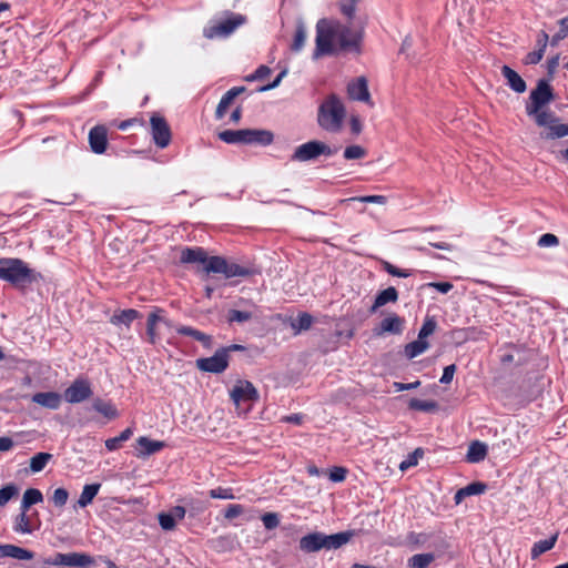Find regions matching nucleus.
Instances as JSON below:
<instances>
[{
	"mask_svg": "<svg viewBox=\"0 0 568 568\" xmlns=\"http://www.w3.org/2000/svg\"><path fill=\"white\" fill-rule=\"evenodd\" d=\"M358 201L363 203H376V204H385L387 199L384 195H365V196H354L349 199H345L342 202H351Z\"/></svg>",
	"mask_w": 568,
	"mask_h": 568,
	"instance_id": "de8ad7c7",
	"label": "nucleus"
},
{
	"mask_svg": "<svg viewBox=\"0 0 568 568\" xmlns=\"http://www.w3.org/2000/svg\"><path fill=\"white\" fill-rule=\"evenodd\" d=\"M101 485L100 484H90L85 485L82 489V493L77 501L78 506L81 508L87 507L92 503L94 497L98 495L100 490Z\"/></svg>",
	"mask_w": 568,
	"mask_h": 568,
	"instance_id": "c756f323",
	"label": "nucleus"
},
{
	"mask_svg": "<svg viewBox=\"0 0 568 568\" xmlns=\"http://www.w3.org/2000/svg\"><path fill=\"white\" fill-rule=\"evenodd\" d=\"M384 268L392 276L408 277L410 275L409 271L398 268V267H396L395 265H393V264H390L388 262L385 263Z\"/></svg>",
	"mask_w": 568,
	"mask_h": 568,
	"instance_id": "680f3d73",
	"label": "nucleus"
},
{
	"mask_svg": "<svg viewBox=\"0 0 568 568\" xmlns=\"http://www.w3.org/2000/svg\"><path fill=\"white\" fill-rule=\"evenodd\" d=\"M252 318L251 312L245 311H237V310H231L227 313V321L229 322H237V323H244Z\"/></svg>",
	"mask_w": 568,
	"mask_h": 568,
	"instance_id": "09e8293b",
	"label": "nucleus"
},
{
	"mask_svg": "<svg viewBox=\"0 0 568 568\" xmlns=\"http://www.w3.org/2000/svg\"><path fill=\"white\" fill-rule=\"evenodd\" d=\"M467 496L480 495L486 491L487 485L480 481L471 483L463 487Z\"/></svg>",
	"mask_w": 568,
	"mask_h": 568,
	"instance_id": "6e6d98bb",
	"label": "nucleus"
},
{
	"mask_svg": "<svg viewBox=\"0 0 568 568\" xmlns=\"http://www.w3.org/2000/svg\"><path fill=\"white\" fill-rule=\"evenodd\" d=\"M568 135V124H564L559 122V119L547 125L542 132H540V138L545 140H555L560 139Z\"/></svg>",
	"mask_w": 568,
	"mask_h": 568,
	"instance_id": "b1692460",
	"label": "nucleus"
},
{
	"mask_svg": "<svg viewBox=\"0 0 568 568\" xmlns=\"http://www.w3.org/2000/svg\"><path fill=\"white\" fill-rule=\"evenodd\" d=\"M359 0H341V11L348 19H353L356 10V3Z\"/></svg>",
	"mask_w": 568,
	"mask_h": 568,
	"instance_id": "5fc2aeb1",
	"label": "nucleus"
},
{
	"mask_svg": "<svg viewBox=\"0 0 568 568\" xmlns=\"http://www.w3.org/2000/svg\"><path fill=\"white\" fill-rule=\"evenodd\" d=\"M346 110L342 101L335 94H331L320 105L317 113L318 125L331 133H337L342 130Z\"/></svg>",
	"mask_w": 568,
	"mask_h": 568,
	"instance_id": "7ed1b4c3",
	"label": "nucleus"
},
{
	"mask_svg": "<svg viewBox=\"0 0 568 568\" xmlns=\"http://www.w3.org/2000/svg\"><path fill=\"white\" fill-rule=\"evenodd\" d=\"M69 498V493L65 488H57L51 497L52 503L57 507H63Z\"/></svg>",
	"mask_w": 568,
	"mask_h": 568,
	"instance_id": "603ef678",
	"label": "nucleus"
},
{
	"mask_svg": "<svg viewBox=\"0 0 568 568\" xmlns=\"http://www.w3.org/2000/svg\"><path fill=\"white\" fill-rule=\"evenodd\" d=\"M18 495V488L13 484L6 485L0 489V507H3L11 498Z\"/></svg>",
	"mask_w": 568,
	"mask_h": 568,
	"instance_id": "37998d69",
	"label": "nucleus"
},
{
	"mask_svg": "<svg viewBox=\"0 0 568 568\" xmlns=\"http://www.w3.org/2000/svg\"><path fill=\"white\" fill-rule=\"evenodd\" d=\"M181 263L204 264L206 273L223 274L226 278L231 277H245L251 275V271L236 263H229L224 257L212 256L207 257L206 252L202 247H185L181 251Z\"/></svg>",
	"mask_w": 568,
	"mask_h": 568,
	"instance_id": "f257e3e1",
	"label": "nucleus"
},
{
	"mask_svg": "<svg viewBox=\"0 0 568 568\" xmlns=\"http://www.w3.org/2000/svg\"><path fill=\"white\" fill-rule=\"evenodd\" d=\"M435 556L430 552L427 554H416L408 560V566L410 568H426L430 562H433Z\"/></svg>",
	"mask_w": 568,
	"mask_h": 568,
	"instance_id": "58836bf2",
	"label": "nucleus"
},
{
	"mask_svg": "<svg viewBox=\"0 0 568 568\" xmlns=\"http://www.w3.org/2000/svg\"><path fill=\"white\" fill-rule=\"evenodd\" d=\"M528 115L532 116L535 119L536 124L542 128H546L547 125L558 120V118L552 112L544 110V108L537 111V113H531Z\"/></svg>",
	"mask_w": 568,
	"mask_h": 568,
	"instance_id": "4c0bfd02",
	"label": "nucleus"
},
{
	"mask_svg": "<svg viewBox=\"0 0 568 568\" xmlns=\"http://www.w3.org/2000/svg\"><path fill=\"white\" fill-rule=\"evenodd\" d=\"M93 408L109 419H113L118 416L115 407L110 402L100 398L93 402Z\"/></svg>",
	"mask_w": 568,
	"mask_h": 568,
	"instance_id": "e433bc0d",
	"label": "nucleus"
},
{
	"mask_svg": "<svg viewBox=\"0 0 568 568\" xmlns=\"http://www.w3.org/2000/svg\"><path fill=\"white\" fill-rule=\"evenodd\" d=\"M244 507L240 504H231L226 507L224 516L226 519H234L244 513Z\"/></svg>",
	"mask_w": 568,
	"mask_h": 568,
	"instance_id": "13d9d810",
	"label": "nucleus"
},
{
	"mask_svg": "<svg viewBox=\"0 0 568 568\" xmlns=\"http://www.w3.org/2000/svg\"><path fill=\"white\" fill-rule=\"evenodd\" d=\"M245 17L237 13H231L229 18L223 21L216 22L203 30V36L206 39L226 38L231 36L240 26L245 22Z\"/></svg>",
	"mask_w": 568,
	"mask_h": 568,
	"instance_id": "1a4fd4ad",
	"label": "nucleus"
},
{
	"mask_svg": "<svg viewBox=\"0 0 568 568\" xmlns=\"http://www.w3.org/2000/svg\"><path fill=\"white\" fill-rule=\"evenodd\" d=\"M32 402L49 409H58L61 405V395L55 392L36 393Z\"/></svg>",
	"mask_w": 568,
	"mask_h": 568,
	"instance_id": "4be33fe9",
	"label": "nucleus"
},
{
	"mask_svg": "<svg viewBox=\"0 0 568 568\" xmlns=\"http://www.w3.org/2000/svg\"><path fill=\"white\" fill-rule=\"evenodd\" d=\"M560 30L552 36L550 40L551 45H557L561 40L568 37V17L559 20Z\"/></svg>",
	"mask_w": 568,
	"mask_h": 568,
	"instance_id": "c03bdc74",
	"label": "nucleus"
},
{
	"mask_svg": "<svg viewBox=\"0 0 568 568\" xmlns=\"http://www.w3.org/2000/svg\"><path fill=\"white\" fill-rule=\"evenodd\" d=\"M43 501V495L42 493L37 488H28L22 496L20 510L28 511L31 506L42 503Z\"/></svg>",
	"mask_w": 568,
	"mask_h": 568,
	"instance_id": "c85d7f7f",
	"label": "nucleus"
},
{
	"mask_svg": "<svg viewBox=\"0 0 568 568\" xmlns=\"http://www.w3.org/2000/svg\"><path fill=\"white\" fill-rule=\"evenodd\" d=\"M366 155V150L361 145H351L344 150L346 160H359Z\"/></svg>",
	"mask_w": 568,
	"mask_h": 568,
	"instance_id": "a18cd8bd",
	"label": "nucleus"
},
{
	"mask_svg": "<svg viewBox=\"0 0 568 568\" xmlns=\"http://www.w3.org/2000/svg\"><path fill=\"white\" fill-rule=\"evenodd\" d=\"M271 73V69L266 65H260L255 72L246 78L247 81L262 80Z\"/></svg>",
	"mask_w": 568,
	"mask_h": 568,
	"instance_id": "e2e57ef3",
	"label": "nucleus"
},
{
	"mask_svg": "<svg viewBox=\"0 0 568 568\" xmlns=\"http://www.w3.org/2000/svg\"><path fill=\"white\" fill-rule=\"evenodd\" d=\"M13 530L19 534H31L33 531L30 517L27 515V511L21 510L16 517Z\"/></svg>",
	"mask_w": 568,
	"mask_h": 568,
	"instance_id": "c9c22d12",
	"label": "nucleus"
},
{
	"mask_svg": "<svg viewBox=\"0 0 568 568\" xmlns=\"http://www.w3.org/2000/svg\"><path fill=\"white\" fill-rule=\"evenodd\" d=\"M92 396V388L88 381L78 378L65 390L64 399L70 404L81 403Z\"/></svg>",
	"mask_w": 568,
	"mask_h": 568,
	"instance_id": "4468645a",
	"label": "nucleus"
},
{
	"mask_svg": "<svg viewBox=\"0 0 568 568\" xmlns=\"http://www.w3.org/2000/svg\"><path fill=\"white\" fill-rule=\"evenodd\" d=\"M176 332L181 335L191 336L192 338L199 341L203 344V346L210 348L212 345V337L199 329H195L191 326H179Z\"/></svg>",
	"mask_w": 568,
	"mask_h": 568,
	"instance_id": "cd10ccee",
	"label": "nucleus"
},
{
	"mask_svg": "<svg viewBox=\"0 0 568 568\" xmlns=\"http://www.w3.org/2000/svg\"><path fill=\"white\" fill-rule=\"evenodd\" d=\"M306 37H307V33H306V28L304 26V22L298 21L296 24V30H295L293 42L291 44V50L293 52H300L305 45Z\"/></svg>",
	"mask_w": 568,
	"mask_h": 568,
	"instance_id": "72a5a7b5",
	"label": "nucleus"
},
{
	"mask_svg": "<svg viewBox=\"0 0 568 568\" xmlns=\"http://www.w3.org/2000/svg\"><path fill=\"white\" fill-rule=\"evenodd\" d=\"M353 531H341L337 534L325 535L315 531L303 536L300 539L298 547L303 552L311 554L321 550L338 549L346 545L353 537Z\"/></svg>",
	"mask_w": 568,
	"mask_h": 568,
	"instance_id": "f03ea898",
	"label": "nucleus"
},
{
	"mask_svg": "<svg viewBox=\"0 0 568 568\" xmlns=\"http://www.w3.org/2000/svg\"><path fill=\"white\" fill-rule=\"evenodd\" d=\"M544 51H540V49L534 50L529 52L525 58L526 64H537L541 61L544 57Z\"/></svg>",
	"mask_w": 568,
	"mask_h": 568,
	"instance_id": "69168bd1",
	"label": "nucleus"
},
{
	"mask_svg": "<svg viewBox=\"0 0 568 568\" xmlns=\"http://www.w3.org/2000/svg\"><path fill=\"white\" fill-rule=\"evenodd\" d=\"M158 518L161 528L165 531L173 530L176 526V520L169 513H160Z\"/></svg>",
	"mask_w": 568,
	"mask_h": 568,
	"instance_id": "8fccbe9b",
	"label": "nucleus"
},
{
	"mask_svg": "<svg viewBox=\"0 0 568 568\" xmlns=\"http://www.w3.org/2000/svg\"><path fill=\"white\" fill-rule=\"evenodd\" d=\"M347 93L352 100L367 102L369 101V92L367 80L364 77L357 78L347 85Z\"/></svg>",
	"mask_w": 568,
	"mask_h": 568,
	"instance_id": "f3484780",
	"label": "nucleus"
},
{
	"mask_svg": "<svg viewBox=\"0 0 568 568\" xmlns=\"http://www.w3.org/2000/svg\"><path fill=\"white\" fill-rule=\"evenodd\" d=\"M403 323L404 321L396 314L387 316L381 322L379 329L376 332V334H400L403 331Z\"/></svg>",
	"mask_w": 568,
	"mask_h": 568,
	"instance_id": "5701e85b",
	"label": "nucleus"
},
{
	"mask_svg": "<svg viewBox=\"0 0 568 568\" xmlns=\"http://www.w3.org/2000/svg\"><path fill=\"white\" fill-rule=\"evenodd\" d=\"M132 434L133 433H132L131 428H125L123 432H121V434L119 436L106 439L105 447L109 450H116L121 447L123 442H126L128 439H130Z\"/></svg>",
	"mask_w": 568,
	"mask_h": 568,
	"instance_id": "a19ab883",
	"label": "nucleus"
},
{
	"mask_svg": "<svg viewBox=\"0 0 568 568\" xmlns=\"http://www.w3.org/2000/svg\"><path fill=\"white\" fill-rule=\"evenodd\" d=\"M455 372H456V365L455 364L446 366L444 368V372H443V375H442L439 382L442 384H449L453 381V378H454Z\"/></svg>",
	"mask_w": 568,
	"mask_h": 568,
	"instance_id": "0e129e2a",
	"label": "nucleus"
},
{
	"mask_svg": "<svg viewBox=\"0 0 568 568\" xmlns=\"http://www.w3.org/2000/svg\"><path fill=\"white\" fill-rule=\"evenodd\" d=\"M59 561L63 566L84 568L93 564L91 556L82 552H59Z\"/></svg>",
	"mask_w": 568,
	"mask_h": 568,
	"instance_id": "a211bd4d",
	"label": "nucleus"
},
{
	"mask_svg": "<svg viewBox=\"0 0 568 568\" xmlns=\"http://www.w3.org/2000/svg\"><path fill=\"white\" fill-rule=\"evenodd\" d=\"M286 74H287L286 70L281 71L277 74V77L273 80V82L260 88V91L264 92V91H268V90H273V89L277 88Z\"/></svg>",
	"mask_w": 568,
	"mask_h": 568,
	"instance_id": "338daca9",
	"label": "nucleus"
},
{
	"mask_svg": "<svg viewBox=\"0 0 568 568\" xmlns=\"http://www.w3.org/2000/svg\"><path fill=\"white\" fill-rule=\"evenodd\" d=\"M428 347L429 343L418 337L416 341L410 342L405 346L404 353L407 358L412 359L423 354L426 349H428Z\"/></svg>",
	"mask_w": 568,
	"mask_h": 568,
	"instance_id": "2f4dec72",
	"label": "nucleus"
},
{
	"mask_svg": "<svg viewBox=\"0 0 568 568\" xmlns=\"http://www.w3.org/2000/svg\"><path fill=\"white\" fill-rule=\"evenodd\" d=\"M557 538H558V535L555 534V535H552L551 537H549L547 539L539 540V541L535 542L532 548H531V558L536 559L537 557H539L544 552H546V551L550 550L551 548H554V546H555V544L557 541Z\"/></svg>",
	"mask_w": 568,
	"mask_h": 568,
	"instance_id": "473e14b6",
	"label": "nucleus"
},
{
	"mask_svg": "<svg viewBox=\"0 0 568 568\" xmlns=\"http://www.w3.org/2000/svg\"><path fill=\"white\" fill-rule=\"evenodd\" d=\"M53 458L52 454L50 453H38L30 459V470L31 473H40L42 471L48 463Z\"/></svg>",
	"mask_w": 568,
	"mask_h": 568,
	"instance_id": "f704fd0d",
	"label": "nucleus"
},
{
	"mask_svg": "<svg viewBox=\"0 0 568 568\" xmlns=\"http://www.w3.org/2000/svg\"><path fill=\"white\" fill-rule=\"evenodd\" d=\"M229 365V349L221 348L214 353L213 356L206 358H199L196 366L199 369L209 373H222Z\"/></svg>",
	"mask_w": 568,
	"mask_h": 568,
	"instance_id": "9b49d317",
	"label": "nucleus"
},
{
	"mask_svg": "<svg viewBox=\"0 0 568 568\" xmlns=\"http://www.w3.org/2000/svg\"><path fill=\"white\" fill-rule=\"evenodd\" d=\"M161 313V310H156L148 316L146 335L151 344H156L162 338V326L172 328L171 322L162 316Z\"/></svg>",
	"mask_w": 568,
	"mask_h": 568,
	"instance_id": "ddd939ff",
	"label": "nucleus"
},
{
	"mask_svg": "<svg viewBox=\"0 0 568 568\" xmlns=\"http://www.w3.org/2000/svg\"><path fill=\"white\" fill-rule=\"evenodd\" d=\"M487 455V445L479 440H474L469 444L466 454V460L475 464L485 459Z\"/></svg>",
	"mask_w": 568,
	"mask_h": 568,
	"instance_id": "393cba45",
	"label": "nucleus"
},
{
	"mask_svg": "<svg viewBox=\"0 0 568 568\" xmlns=\"http://www.w3.org/2000/svg\"><path fill=\"white\" fill-rule=\"evenodd\" d=\"M501 74L507 81V85L516 93H524L527 89L525 80L510 67L503 65Z\"/></svg>",
	"mask_w": 568,
	"mask_h": 568,
	"instance_id": "412c9836",
	"label": "nucleus"
},
{
	"mask_svg": "<svg viewBox=\"0 0 568 568\" xmlns=\"http://www.w3.org/2000/svg\"><path fill=\"white\" fill-rule=\"evenodd\" d=\"M555 99L551 85L546 80H539L534 90L529 94V100L526 104V113H537Z\"/></svg>",
	"mask_w": 568,
	"mask_h": 568,
	"instance_id": "6e6552de",
	"label": "nucleus"
},
{
	"mask_svg": "<svg viewBox=\"0 0 568 568\" xmlns=\"http://www.w3.org/2000/svg\"><path fill=\"white\" fill-rule=\"evenodd\" d=\"M13 558L18 560H31L34 557V554L31 550H28L26 548L11 545V544H3L0 545V558Z\"/></svg>",
	"mask_w": 568,
	"mask_h": 568,
	"instance_id": "aec40b11",
	"label": "nucleus"
},
{
	"mask_svg": "<svg viewBox=\"0 0 568 568\" xmlns=\"http://www.w3.org/2000/svg\"><path fill=\"white\" fill-rule=\"evenodd\" d=\"M89 143L94 153L102 154L108 144L106 129L103 125L92 128L89 132Z\"/></svg>",
	"mask_w": 568,
	"mask_h": 568,
	"instance_id": "dca6fc26",
	"label": "nucleus"
},
{
	"mask_svg": "<svg viewBox=\"0 0 568 568\" xmlns=\"http://www.w3.org/2000/svg\"><path fill=\"white\" fill-rule=\"evenodd\" d=\"M245 91V87H234L232 89H230L229 91H226L217 106H216V110H215V118L217 120H221L224 118L229 106L232 104V102L234 101V99L240 95L241 93H243Z\"/></svg>",
	"mask_w": 568,
	"mask_h": 568,
	"instance_id": "6ab92c4d",
	"label": "nucleus"
},
{
	"mask_svg": "<svg viewBox=\"0 0 568 568\" xmlns=\"http://www.w3.org/2000/svg\"><path fill=\"white\" fill-rule=\"evenodd\" d=\"M427 286L434 287L443 294L448 293L453 288V284L450 282H432L428 283Z\"/></svg>",
	"mask_w": 568,
	"mask_h": 568,
	"instance_id": "774afa93",
	"label": "nucleus"
},
{
	"mask_svg": "<svg viewBox=\"0 0 568 568\" xmlns=\"http://www.w3.org/2000/svg\"><path fill=\"white\" fill-rule=\"evenodd\" d=\"M398 298V293L395 287L390 286L379 292L375 298L371 312L384 306L387 303H395Z\"/></svg>",
	"mask_w": 568,
	"mask_h": 568,
	"instance_id": "bb28decb",
	"label": "nucleus"
},
{
	"mask_svg": "<svg viewBox=\"0 0 568 568\" xmlns=\"http://www.w3.org/2000/svg\"><path fill=\"white\" fill-rule=\"evenodd\" d=\"M337 152V149H332L326 143L312 140L298 145L291 156L294 162H308L314 161L321 155L332 156Z\"/></svg>",
	"mask_w": 568,
	"mask_h": 568,
	"instance_id": "0eeeda50",
	"label": "nucleus"
},
{
	"mask_svg": "<svg viewBox=\"0 0 568 568\" xmlns=\"http://www.w3.org/2000/svg\"><path fill=\"white\" fill-rule=\"evenodd\" d=\"M219 138L229 144H262L268 145L273 142V133L267 130L243 129L225 130L219 133Z\"/></svg>",
	"mask_w": 568,
	"mask_h": 568,
	"instance_id": "39448f33",
	"label": "nucleus"
},
{
	"mask_svg": "<svg viewBox=\"0 0 568 568\" xmlns=\"http://www.w3.org/2000/svg\"><path fill=\"white\" fill-rule=\"evenodd\" d=\"M408 407L413 410L418 412H434L437 409L438 405L434 400H423L418 398H412L408 402Z\"/></svg>",
	"mask_w": 568,
	"mask_h": 568,
	"instance_id": "ea45409f",
	"label": "nucleus"
},
{
	"mask_svg": "<svg viewBox=\"0 0 568 568\" xmlns=\"http://www.w3.org/2000/svg\"><path fill=\"white\" fill-rule=\"evenodd\" d=\"M150 124L155 145L161 149L166 148L170 144L172 136L171 129L166 120L159 114H153L150 119Z\"/></svg>",
	"mask_w": 568,
	"mask_h": 568,
	"instance_id": "f8f14e48",
	"label": "nucleus"
},
{
	"mask_svg": "<svg viewBox=\"0 0 568 568\" xmlns=\"http://www.w3.org/2000/svg\"><path fill=\"white\" fill-rule=\"evenodd\" d=\"M209 495L211 498H219V499H234L235 496L233 494L232 488H224V487H216L214 489H211L209 491Z\"/></svg>",
	"mask_w": 568,
	"mask_h": 568,
	"instance_id": "3c124183",
	"label": "nucleus"
},
{
	"mask_svg": "<svg viewBox=\"0 0 568 568\" xmlns=\"http://www.w3.org/2000/svg\"><path fill=\"white\" fill-rule=\"evenodd\" d=\"M347 469L344 467H333L329 471V479L334 483H341L345 479Z\"/></svg>",
	"mask_w": 568,
	"mask_h": 568,
	"instance_id": "052dcab7",
	"label": "nucleus"
},
{
	"mask_svg": "<svg viewBox=\"0 0 568 568\" xmlns=\"http://www.w3.org/2000/svg\"><path fill=\"white\" fill-rule=\"evenodd\" d=\"M559 243L558 237L555 234L546 233L542 234L538 240V245L540 247H549L555 246Z\"/></svg>",
	"mask_w": 568,
	"mask_h": 568,
	"instance_id": "bf43d9fd",
	"label": "nucleus"
},
{
	"mask_svg": "<svg viewBox=\"0 0 568 568\" xmlns=\"http://www.w3.org/2000/svg\"><path fill=\"white\" fill-rule=\"evenodd\" d=\"M336 27V40L342 49H355L361 41V33L354 32L349 27L334 23Z\"/></svg>",
	"mask_w": 568,
	"mask_h": 568,
	"instance_id": "2eb2a0df",
	"label": "nucleus"
},
{
	"mask_svg": "<svg viewBox=\"0 0 568 568\" xmlns=\"http://www.w3.org/2000/svg\"><path fill=\"white\" fill-rule=\"evenodd\" d=\"M336 40V27L334 22L322 19L316 24V48L313 53L314 59L334 52L333 42Z\"/></svg>",
	"mask_w": 568,
	"mask_h": 568,
	"instance_id": "423d86ee",
	"label": "nucleus"
},
{
	"mask_svg": "<svg viewBox=\"0 0 568 568\" xmlns=\"http://www.w3.org/2000/svg\"><path fill=\"white\" fill-rule=\"evenodd\" d=\"M262 521L266 529L272 530L278 526L280 518L276 513H265L262 516Z\"/></svg>",
	"mask_w": 568,
	"mask_h": 568,
	"instance_id": "4d7b16f0",
	"label": "nucleus"
},
{
	"mask_svg": "<svg viewBox=\"0 0 568 568\" xmlns=\"http://www.w3.org/2000/svg\"><path fill=\"white\" fill-rule=\"evenodd\" d=\"M436 329V322L434 318H426L422 328L419 329L418 337L426 341V337L432 335Z\"/></svg>",
	"mask_w": 568,
	"mask_h": 568,
	"instance_id": "864d4df0",
	"label": "nucleus"
},
{
	"mask_svg": "<svg viewBox=\"0 0 568 568\" xmlns=\"http://www.w3.org/2000/svg\"><path fill=\"white\" fill-rule=\"evenodd\" d=\"M231 399L236 406L241 403H255L260 399L256 387L248 381L240 379L230 392Z\"/></svg>",
	"mask_w": 568,
	"mask_h": 568,
	"instance_id": "9d476101",
	"label": "nucleus"
},
{
	"mask_svg": "<svg viewBox=\"0 0 568 568\" xmlns=\"http://www.w3.org/2000/svg\"><path fill=\"white\" fill-rule=\"evenodd\" d=\"M139 316L140 313L136 310L130 308L113 314L110 322L114 325L124 324L125 326H130V324Z\"/></svg>",
	"mask_w": 568,
	"mask_h": 568,
	"instance_id": "7c9ffc66",
	"label": "nucleus"
},
{
	"mask_svg": "<svg viewBox=\"0 0 568 568\" xmlns=\"http://www.w3.org/2000/svg\"><path fill=\"white\" fill-rule=\"evenodd\" d=\"M138 445L140 447L139 456H150L161 450L164 447V443L160 440H152L145 436H141L138 439Z\"/></svg>",
	"mask_w": 568,
	"mask_h": 568,
	"instance_id": "a878e982",
	"label": "nucleus"
},
{
	"mask_svg": "<svg viewBox=\"0 0 568 568\" xmlns=\"http://www.w3.org/2000/svg\"><path fill=\"white\" fill-rule=\"evenodd\" d=\"M312 323H313V317L307 313H303V314H300L294 320V322L292 323V327L295 331L301 332V331L308 329L311 327Z\"/></svg>",
	"mask_w": 568,
	"mask_h": 568,
	"instance_id": "79ce46f5",
	"label": "nucleus"
},
{
	"mask_svg": "<svg viewBox=\"0 0 568 568\" xmlns=\"http://www.w3.org/2000/svg\"><path fill=\"white\" fill-rule=\"evenodd\" d=\"M0 278L10 284L23 287L34 280L33 271L20 258H0Z\"/></svg>",
	"mask_w": 568,
	"mask_h": 568,
	"instance_id": "20e7f679",
	"label": "nucleus"
},
{
	"mask_svg": "<svg viewBox=\"0 0 568 568\" xmlns=\"http://www.w3.org/2000/svg\"><path fill=\"white\" fill-rule=\"evenodd\" d=\"M422 456H423L422 448H416L412 454L408 455V457L405 460H403L399 464V469L404 471L413 466H416L418 463V458Z\"/></svg>",
	"mask_w": 568,
	"mask_h": 568,
	"instance_id": "49530a36",
	"label": "nucleus"
}]
</instances>
